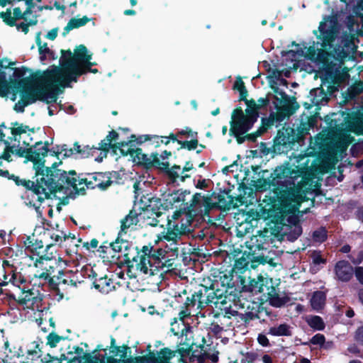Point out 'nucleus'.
Returning a JSON list of instances; mask_svg holds the SVG:
<instances>
[{"label":"nucleus","mask_w":363,"mask_h":363,"mask_svg":"<svg viewBox=\"0 0 363 363\" xmlns=\"http://www.w3.org/2000/svg\"><path fill=\"white\" fill-rule=\"evenodd\" d=\"M148 201L149 203L143 208V211H146V215L151 214V216L161 217L163 214V211L168 210L167 208H164L165 201L162 203L161 199L159 198L151 197Z\"/></svg>","instance_id":"obj_28"},{"label":"nucleus","mask_w":363,"mask_h":363,"mask_svg":"<svg viewBox=\"0 0 363 363\" xmlns=\"http://www.w3.org/2000/svg\"><path fill=\"white\" fill-rule=\"evenodd\" d=\"M33 153L32 156L34 157L33 169L35 171V176H40L44 174L45 179L52 178L55 183L54 185L57 184L62 191V184L63 182H66L67 184H71V179L67 177V173L66 170L59 169L58 167L62 164V162H54L50 167H45V160L44 157L48 155V152H50L52 155L53 150H50L48 142L43 143L42 141L35 142L34 145H32ZM72 179H73L72 177ZM72 182H74L72 179Z\"/></svg>","instance_id":"obj_3"},{"label":"nucleus","mask_w":363,"mask_h":363,"mask_svg":"<svg viewBox=\"0 0 363 363\" xmlns=\"http://www.w3.org/2000/svg\"><path fill=\"white\" fill-rule=\"evenodd\" d=\"M174 320V321L171 323V332L173 333L174 335H181L182 340L178 343L177 350H172L169 347H163L159 351V354H162L163 363H171L170 360L175 357L176 353L184 357L189 356L191 352H193L194 346L196 345L194 341H191L190 338L188 337V333H191V326L189 325L188 326H184L181 331H179L178 328L176 329L174 327V325L177 324V318H175Z\"/></svg>","instance_id":"obj_8"},{"label":"nucleus","mask_w":363,"mask_h":363,"mask_svg":"<svg viewBox=\"0 0 363 363\" xmlns=\"http://www.w3.org/2000/svg\"><path fill=\"white\" fill-rule=\"evenodd\" d=\"M94 150V148L90 147L89 145H85L82 147L79 143L76 142L74 144L73 148H68L67 145H62L60 151L59 150L57 151L53 150L52 156L58 157L60 153L64 152V157H69L74 153H78L82 157L86 158L90 156L93 157L96 153V150Z\"/></svg>","instance_id":"obj_17"},{"label":"nucleus","mask_w":363,"mask_h":363,"mask_svg":"<svg viewBox=\"0 0 363 363\" xmlns=\"http://www.w3.org/2000/svg\"><path fill=\"white\" fill-rule=\"evenodd\" d=\"M121 155L123 156L130 155L133 158V161L136 162L138 164H141L146 168H151L153 167V157H148L147 154L143 152L142 148L137 147H127L121 149Z\"/></svg>","instance_id":"obj_19"},{"label":"nucleus","mask_w":363,"mask_h":363,"mask_svg":"<svg viewBox=\"0 0 363 363\" xmlns=\"http://www.w3.org/2000/svg\"><path fill=\"white\" fill-rule=\"evenodd\" d=\"M60 76L57 77L58 84L57 86V89H58V93L60 92L59 86H61L63 88L69 87V86H70V84H69L70 82H77V78H78L77 76L72 74L71 72H64L66 74V75L65 76L63 83H61L60 79L62 77V70L60 69Z\"/></svg>","instance_id":"obj_49"},{"label":"nucleus","mask_w":363,"mask_h":363,"mask_svg":"<svg viewBox=\"0 0 363 363\" xmlns=\"http://www.w3.org/2000/svg\"><path fill=\"white\" fill-rule=\"evenodd\" d=\"M282 104L284 107L287 108V111L290 115L294 114L300 107L298 103L296 101L295 97L290 98L289 96L288 100L284 101Z\"/></svg>","instance_id":"obj_56"},{"label":"nucleus","mask_w":363,"mask_h":363,"mask_svg":"<svg viewBox=\"0 0 363 363\" xmlns=\"http://www.w3.org/2000/svg\"><path fill=\"white\" fill-rule=\"evenodd\" d=\"M309 130L308 125L303 122L296 130L284 125L278 130L273 140L272 152L275 154L287 153L294 148L296 143L304 141L306 135L309 134Z\"/></svg>","instance_id":"obj_6"},{"label":"nucleus","mask_w":363,"mask_h":363,"mask_svg":"<svg viewBox=\"0 0 363 363\" xmlns=\"http://www.w3.org/2000/svg\"><path fill=\"white\" fill-rule=\"evenodd\" d=\"M276 177L272 180H258L256 189L259 191L272 189L274 197L278 201V206H272L268 216L271 222L277 228L284 225L291 227L288 234L289 240H295L302 234V227L299 223L298 214L301 204L306 200V196L298 189L289 188L287 182L292 177L295 171L292 168L278 169Z\"/></svg>","instance_id":"obj_1"},{"label":"nucleus","mask_w":363,"mask_h":363,"mask_svg":"<svg viewBox=\"0 0 363 363\" xmlns=\"http://www.w3.org/2000/svg\"><path fill=\"white\" fill-rule=\"evenodd\" d=\"M264 296L272 306L276 308H281L290 301V298L288 296H279L277 292L276 287L273 286L272 280L269 281V286L267 288L266 294Z\"/></svg>","instance_id":"obj_24"},{"label":"nucleus","mask_w":363,"mask_h":363,"mask_svg":"<svg viewBox=\"0 0 363 363\" xmlns=\"http://www.w3.org/2000/svg\"><path fill=\"white\" fill-rule=\"evenodd\" d=\"M308 97L310 98V101L317 107L323 104V103H327L328 101L327 93L323 87L311 89L309 92Z\"/></svg>","instance_id":"obj_34"},{"label":"nucleus","mask_w":363,"mask_h":363,"mask_svg":"<svg viewBox=\"0 0 363 363\" xmlns=\"http://www.w3.org/2000/svg\"><path fill=\"white\" fill-rule=\"evenodd\" d=\"M61 53L62 56L60 60V64L63 72H65L77 62L70 50H62Z\"/></svg>","instance_id":"obj_39"},{"label":"nucleus","mask_w":363,"mask_h":363,"mask_svg":"<svg viewBox=\"0 0 363 363\" xmlns=\"http://www.w3.org/2000/svg\"><path fill=\"white\" fill-rule=\"evenodd\" d=\"M244 102L247 106L245 110L243 111L241 106H237L232 111L231 117L255 125L259 116L257 103L253 99H247Z\"/></svg>","instance_id":"obj_14"},{"label":"nucleus","mask_w":363,"mask_h":363,"mask_svg":"<svg viewBox=\"0 0 363 363\" xmlns=\"http://www.w3.org/2000/svg\"><path fill=\"white\" fill-rule=\"evenodd\" d=\"M178 144L180 145V147L177 150H179L181 149H186L189 151H191L196 150L199 145V140L198 138H191V140H182L178 141Z\"/></svg>","instance_id":"obj_54"},{"label":"nucleus","mask_w":363,"mask_h":363,"mask_svg":"<svg viewBox=\"0 0 363 363\" xmlns=\"http://www.w3.org/2000/svg\"><path fill=\"white\" fill-rule=\"evenodd\" d=\"M106 180L109 178L110 186L112 184H121L122 181V174L118 171L106 172Z\"/></svg>","instance_id":"obj_59"},{"label":"nucleus","mask_w":363,"mask_h":363,"mask_svg":"<svg viewBox=\"0 0 363 363\" xmlns=\"http://www.w3.org/2000/svg\"><path fill=\"white\" fill-rule=\"evenodd\" d=\"M83 363H104V357L102 355L86 352L81 357Z\"/></svg>","instance_id":"obj_52"},{"label":"nucleus","mask_w":363,"mask_h":363,"mask_svg":"<svg viewBox=\"0 0 363 363\" xmlns=\"http://www.w3.org/2000/svg\"><path fill=\"white\" fill-rule=\"evenodd\" d=\"M138 214L135 210L130 211L129 213L121 220V230L125 231L131 225L138 223Z\"/></svg>","instance_id":"obj_43"},{"label":"nucleus","mask_w":363,"mask_h":363,"mask_svg":"<svg viewBox=\"0 0 363 363\" xmlns=\"http://www.w3.org/2000/svg\"><path fill=\"white\" fill-rule=\"evenodd\" d=\"M74 57L76 62L86 64L91 59V54L88 53V50L84 45H79L74 49Z\"/></svg>","instance_id":"obj_38"},{"label":"nucleus","mask_w":363,"mask_h":363,"mask_svg":"<svg viewBox=\"0 0 363 363\" xmlns=\"http://www.w3.org/2000/svg\"><path fill=\"white\" fill-rule=\"evenodd\" d=\"M30 363H60L57 359V357H53L50 354H47L44 359L40 358L39 356H37L35 359H32Z\"/></svg>","instance_id":"obj_64"},{"label":"nucleus","mask_w":363,"mask_h":363,"mask_svg":"<svg viewBox=\"0 0 363 363\" xmlns=\"http://www.w3.org/2000/svg\"><path fill=\"white\" fill-rule=\"evenodd\" d=\"M66 337L63 336H60L55 333V332H51L48 336H47V345H48L50 347H55L57 345V343L60 342L62 340H65Z\"/></svg>","instance_id":"obj_58"},{"label":"nucleus","mask_w":363,"mask_h":363,"mask_svg":"<svg viewBox=\"0 0 363 363\" xmlns=\"http://www.w3.org/2000/svg\"><path fill=\"white\" fill-rule=\"evenodd\" d=\"M274 125L278 126L271 113H269V117H262L261 118V125L258 129L260 130L264 134Z\"/></svg>","instance_id":"obj_53"},{"label":"nucleus","mask_w":363,"mask_h":363,"mask_svg":"<svg viewBox=\"0 0 363 363\" xmlns=\"http://www.w3.org/2000/svg\"><path fill=\"white\" fill-rule=\"evenodd\" d=\"M140 216H142L143 219V222L147 225H150L152 227H156L159 225L160 217H157L156 216H151V214L146 215V211H143V213H140Z\"/></svg>","instance_id":"obj_55"},{"label":"nucleus","mask_w":363,"mask_h":363,"mask_svg":"<svg viewBox=\"0 0 363 363\" xmlns=\"http://www.w3.org/2000/svg\"><path fill=\"white\" fill-rule=\"evenodd\" d=\"M139 252L140 253L134 262L136 264L137 269L147 274L149 272L148 265L152 266L150 259H152L151 255H152L153 247L145 245L141 250H139Z\"/></svg>","instance_id":"obj_23"},{"label":"nucleus","mask_w":363,"mask_h":363,"mask_svg":"<svg viewBox=\"0 0 363 363\" xmlns=\"http://www.w3.org/2000/svg\"><path fill=\"white\" fill-rule=\"evenodd\" d=\"M0 17L6 25L11 27L15 26L16 25L15 18L11 16L10 9H8L6 12L1 11L0 13Z\"/></svg>","instance_id":"obj_60"},{"label":"nucleus","mask_w":363,"mask_h":363,"mask_svg":"<svg viewBox=\"0 0 363 363\" xmlns=\"http://www.w3.org/2000/svg\"><path fill=\"white\" fill-rule=\"evenodd\" d=\"M4 279L11 286L18 288L20 290L26 286L30 285V281L21 272L17 269L13 271L6 270V275H4Z\"/></svg>","instance_id":"obj_26"},{"label":"nucleus","mask_w":363,"mask_h":363,"mask_svg":"<svg viewBox=\"0 0 363 363\" xmlns=\"http://www.w3.org/2000/svg\"><path fill=\"white\" fill-rule=\"evenodd\" d=\"M324 121L328 125V128L331 132H335L340 130V125L337 123V120L335 118H332L330 116H325L324 118Z\"/></svg>","instance_id":"obj_61"},{"label":"nucleus","mask_w":363,"mask_h":363,"mask_svg":"<svg viewBox=\"0 0 363 363\" xmlns=\"http://www.w3.org/2000/svg\"><path fill=\"white\" fill-rule=\"evenodd\" d=\"M33 142V138H30L29 140H23V145L26 146V148H23L21 147H18L17 150H16V154L20 157H24L26 159L27 161L33 162L35 160L34 157L32 156L33 153V147L32 143Z\"/></svg>","instance_id":"obj_36"},{"label":"nucleus","mask_w":363,"mask_h":363,"mask_svg":"<svg viewBox=\"0 0 363 363\" xmlns=\"http://www.w3.org/2000/svg\"><path fill=\"white\" fill-rule=\"evenodd\" d=\"M29 286L30 285H28L21 289L22 294L18 299L16 298V301L14 303H17L21 306L27 305L30 303L31 306H33L41 301V298L35 294L33 289H30Z\"/></svg>","instance_id":"obj_31"},{"label":"nucleus","mask_w":363,"mask_h":363,"mask_svg":"<svg viewBox=\"0 0 363 363\" xmlns=\"http://www.w3.org/2000/svg\"><path fill=\"white\" fill-rule=\"evenodd\" d=\"M120 233L118 235H120ZM111 247H113V262L118 267L126 264L128 267H132L130 264L135 261L138 255L140 253L138 247L127 240L121 238L119 236L115 241L109 242Z\"/></svg>","instance_id":"obj_10"},{"label":"nucleus","mask_w":363,"mask_h":363,"mask_svg":"<svg viewBox=\"0 0 363 363\" xmlns=\"http://www.w3.org/2000/svg\"><path fill=\"white\" fill-rule=\"evenodd\" d=\"M308 325L315 330H323L325 325L323 318L318 315H313L307 320Z\"/></svg>","instance_id":"obj_50"},{"label":"nucleus","mask_w":363,"mask_h":363,"mask_svg":"<svg viewBox=\"0 0 363 363\" xmlns=\"http://www.w3.org/2000/svg\"><path fill=\"white\" fill-rule=\"evenodd\" d=\"M44 176L35 175L33 179H35L30 180L20 179L15 174H11L9 179L13 180L17 186H23L31 196H36V201L41 204L45 200L51 199L52 195L55 197L56 193L62 192L57 184L54 185L55 183L52 178L46 179Z\"/></svg>","instance_id":"obj_5"},{"label":"nucleus","mask_w":363,"mask_h":363,"mask_svg":"<svg viewBox=\"0 0 363 363\" xmlns=\"http://www.w3.org/2000/svg\"><path fill=\"white\" fill-rule=\"evenodd\" d=\"M151 157H153V167H159L167 175L172 182H175L179 179V174L178 171L181 169L179 165L174 164L169 168V163L168 162H161L160 160L157 152H152Z\"/></svg>","instance_id":"obj_22"},{"label":"nucleus","mask_w":363,"mask_h":363,"mask_svg":"<svg viewBox=\"0 0 363 363\" xmlns=\"http://www.w3.org/2000/svg\"><path fill=\"white\" fill-rule=\"evenodd\" d=\"M254 124L231 117L230 121L229 135L235 138L238 144H242L247 140L245 135L250 131Z\"/></svg>","instance_id":"obj_16"},{"label":"nucleus","mask_w":363,"mask_h":363,"mask_svg":"<svg viewBox=\"0 0 363 363\" xmlns=\"http://www.w3.org/2000/svg\"><path fill=\"white\" fill-rule=\"evenodd\" d=\"M74 276L72 270L64 271L60 269L57 272V275H54L55 285H52L51 290L58 296V299L61 300L64 298V291L67 289L69 286H77V281L72 277Z\"/></svg>","instance_id":"obj_15"},{"label":"nucleus","mask_w":363,"mask_h":363,"mask_svg":"<svg viewBox=\"0 0 363 363\" xmlns=\"http://www.w3.org/2000/svg\"><path fill=\"white\" fill-rule=\"evenodd\" d=\"M233 274H223L220 276V286L222 289L216 288V290L223 291V296H227L228 301V303L231 302H235L237 299L239 298L238 295L237 294V289L235 286V283L233 281Z\"/></svg>","instance_id":"obj_18"},{"label":"nucleus","mask_w":363,"mask_h":363,"mask_svg":"<svg viewBox=\"0 0 363 363\" xmlns=\"http://www.w3.org/2000/svg\"><path fill=\"white\" fill-rule=\"evenodd\" d=\"M189 190H183L182 189L174 191L169 194L165 199V207L169 208L184 207V204L187 203L186 196L190 195Z\"/></svg>","instance_id":"obj_21"},{"label":"nucleus","mask_w":363,"mask_h":363,"mask_svg":"<svg viewBox=\"0 0 363 363\" xmlns=\"http://www.w3.org/2000/svg\"><path fill=\"white\" fill-rule=\"evenodd\" d=\"M152 138L159 139V136L156 135H143L137 137L135 135L132 134L128 141H125L127 143V147H133L135 145H141L143 143L152 140Z\"/></svg>","instance_id":"obj_41"},{"label":"nucleus","mask_w":363,"mask_h":363,"mask_svg":"<svg viewBox=\"0 0 363 363\" xmlns=\"http://www.w3.org/2000/svg\"><path fill=\"white\" fill-rule=\"evenodd\" d=\"M4 350L2 351V363H17L16 359L23 356L21 347H13L11 348L8 340L4 342Z\"/></svg>","instance_id":"obj_29"},{"label":"nucleus","mask_w":363,"mask_h":363,"mask_svg":"<svg viewBox=\"0 0 363 363\" xmlns=\"http://www.w3.org/2000/svg\"><path fill=\"white\" fill-rule=\"evenodd\" d=\"M91 273L93 278H94L93 286L96 290L103 294H108L111 291V285L113 284L111 279L108 278L106 275L97 278V274L95 272L91 270ZM113 287L114 286H113Z\"/></svg>","instance_id":"obj_33"},{"label":"nucleus","mask_w":363,"mask_h":363,"mask_svg":"<svg viewBox=\"0 0 363 363\" xmlns=\"http://www.w3.org/2000/svg\"><path fill=\"white\" fill-rule=\"evenodd\" d=\"M326 295L322 291H316L313 294L311 299V305L315 310H320L323 308L325 304Z\"/></svg>","instance_id":"obj_44"},{"label":"nucleus","mask_w":363,"mask_h":363,"mask_svg":"<svg viewBox=\"0 0 363 363\" xmlns=\"http://www.w3.org/2000/svg\"><path fill=\"white\" fill-rule=\"evenodd\" d=\"M279 168L285 169L291 167L289 166V164H286V166L277 167L273 172H270L269 170L267 169L262 170L261 172H259V177L256 180H251L250 185L252 186H248L244 182L240 184L238 189L240 194L236 197V200L239 201L241 204H243L247 202V199L253 198L255 191L260 192L259 191L257 190L255 186H257V184H258V180L261 179H264V180L269 179V181L272 180V179L275 178L277 173L276 171Z\"/></svg>","instance_id":"obj_12"},{"label":"nucleus","mask_w":363,"mask_h":363,"mask_svg":"<svg viewBox=\"0 0 363 363\" xmlns=\"http://www.w3.org/2000/svg\"><path fill=\"white\" fill-rule=\"evenodd\" d=\"M267 334L272 336H291V327L289 324L284 323L269 328Z\"/></svg>","instance_id":"obj_37"},{"label":"nucleus","mask_w":363,"mask_h":363,"mask_svg":"<svg viewBox=\"0 0 363 363\" xmlns=\"http://www.w3.org/2000/svg\"><path fill=\"white\" fill-rule=\"evenodd\" d=\"M35 278L39 279L40 282L38 283V284H44L45 283H48L50 289H51L52 285H55L54 281H53V280H55L54 275L50 277V273H48L45 272H42L39 274H35Z\"/></svg>","instance_id":"obj_51"},{"label":"nucleus","mask_w":363,"mask_h":363,"mask_svg":"<svg viewBox=\"0 0 363 363\" xmlns=\"http://www.w3.org/2000/svg\"><path fill=\"white\" fill-rule=\"evenodd\" d=\"M134 363H163V359L159 352L157 356H156L155 352H151L146 355L135 357Z\"/></svg>","instance_id":"obj_45"},{"label":"nucleus","mask_w":363,"mask_h":363,"mask_svg":"<svg viewBox=\"0 0 363 363\" xmlns=\"http://www.w3.org/2000/svg\"><path fill=\"white\" fill-rule=\"evenodd\" d=\"M214 194L202 195L201 193H195L191 199L186 205V210L189 213V218L191 220L198 216H208L212 209L215 208V203L212 201V196Z\"/></svg>","instance_id":"obj_11"},{"label":"nucleus","mask_w":363,"mask_h":363,"mask_svg":"<svg viewBox=\"0 0 363 363\" xmlns=\"http://www.w3.org/2000/svg\"><path fill=\"white\" fill-rule=\"evenodd\" d=\"M30 69L26 67L15 68L13 76L19 79H11L9 85L15 91H19L22 106L18 111L23 112L24 107L35 103L38 100L49 104L57 99V77L60 70L58 67L48 69L43 72L37 71L30 77H24Z\"/></svg>","instance_id":"obj_2"},{"label":"nucleus","mask_w":363,"mask_h":363,"mask_svg":"<svg viewBox=\"0 0 363 363\" xmlns=\"http://www.w3.org/2000/svg\"><path fill=\"white\" fill-rule=\"evenodd\" d=\"M54 246L55 245L51 243L45 247L43 255H41L40 258H36L34 262V266L35 267H38V264H42L44 260L50 261L56 259V251L52 250Z\"/></svg>","instance_id":"obj_40"},{"label":"nucleus","mask_w":363,"mask_h":363,"mask_svg":"<svg viewBox=\"0 0 363 363\" xmlns=\"http://www.w3.org/2000/svg\"><path fill=\"white\" fill-rule=\"evenodd\" d=\"M118 137V133L116 130H112L109 131L106 138L100 142L99 147H94V145L91 147L96 149V153L99 150L101 151L99 155L95 157V161L97 162H101L104 158L107 157L111 149L114 152H116L117 150H119L121 152V149L123 150L125 148L127 143H125V141L116 142Z\"/></svg>","instance_id":"obj_13"},{"label":"nucleus","mask_w":363,"mask_h":363,"mask_svg":"<svg viewBox=\"0 0 363 363\" xmlns=\"http://www.w3.org/2000/svg\"><path fill=\"white\" fill-rule=\"evenodd\" d=\"M24 245L26 250L33 255H35L37 258H40L43 252H44V244L41 240L35 239L28 236L26 240L24 241Z\"/></svg>","instance_id":"obj_32"},{"label":"nucleus","mask_w":363,"mask_h":363,"mask_svg":"<svg viewBox=\"0 0 363 363\" xmlns=\"http://www.w3.org/2000/svg\"><path fill=\"white\" fill-rule=\"evenodd\" d=\"M90 21L91 18L84 16L81 18H72L69 21L70 22L73 29H74L85 26Z\"/></svg>","instance_id":"obj_63"},{"label":"nucleus","mask_w":363,"mask_h":363,"mask_svg":"<svg viewBox=\"0 0 363 363\" xmlns=\"http://www.w3.org/2000/svg\"><path fill=\"white\" fill-rule=\"evenodd\" d=\"M269 281L262 276H259L258 277V280H255V279H250L249 284L247 286H244L243 288L250 292L255 294L260 293L264 296L267 288H269Z\"/></svg>","instance_id":"obj_30"},{"label":"nucleus","mask_w":363,"mask_h":363,"mask_svg":"<svg viewBox=\"0 0 363 363\" xmlns=\"http://www.w3.org/2000/svg\"><path fill=\"white\" fill-rule=\"evenodd\" d=\"M186 228L183 223L172 224V220L168 218L167 233L163 235V240L167 242L181 241L182 237L186 235Z\"/></svg>","instance_id":"obj_25"},{"label":"nucleus","mask_w":363,"mask_h":363,"mask_svg":"<svg viewBox=\"0 0 363 363\" xmlns=\"http://www.w3.org/2000/svg\"><path fill=\"white\" fill-rule=\"evenodd\" d=\"M275 108L277 112H271L270 113L277 123H280L284 121L286 117L291 116L287 111V108L284 107L283 104L280 106L275 104Z\"/></svg>","instance_id":"obj_46"},{"label":"nucleus","mask_w":363,"mask_h":363,"mask_svg":"<svg viewBox=\"0 0 363 363\" xmlns=\"http://www.w3.org/2000/svg\"><path fill=\"white\" fill-rule=\"evenodd\" d=\"M4 145L6 147L4 152L0 155V160H4L9 162L12 161L11 155L14 153V146H11L9 140H4Z\"/></svg>","instance_id":"obj_57"},{"label":"nucleus","mask_w":363,"mask_h":363,"mask_svg":"<svg viewBox=\"0 0 363 363\" xmlns=\"http://www.w3.org/2000/svg\"><path fill=\"white\" fill-rule=\"evenodd\" d=\"M105 244H107V242L102 243L99 248V252L101 253V256L104 259L113 263L112 261L113 259L112 257L113 255V247H111L109 244L108 246H105Z\"/></svg>","instance_id":"obj_48"},{"label":"nucleus","mask_w":363,"mask_h":363,"mask_svg":"<svg viewBox=\"0 0 363 363\" xmlns=\"http://www.w3.org/2000/svg\"><path fill=\"white\" fill-rule=\"evenodd\" d=\"M251 253L243 252L242 256L235 260L233 271L235 273L242 274L250 268V261Z\"/></svg>","instance_id":"obj_35"},{"label":"nucleus","mask_w":363,"mask_h":363,"mask_svg":"<svg viewBox=\"0 0 363 363\" xmlns=\"http://www.w3.org/2000/svg\"><path fill=\"white\" fill-rule=\"evenodd\" d=\"M167 251V250L163 248V246L160 247L156 250L153 248L152 255H151L152 259L159 262H161L162 259H165Z\"/></svg>","instance_id":"obj_62"},{"label":"nucleus","mask_w":363,"mask_h":363,"mask_svg":"<svg viewBox=\"0 0 363 363\" xmlns=\"http://www.w3.org/2000/svg\"><path fill=\"white\" fill-rule=\"evenodd\" d=\"M11 125L12 127L10 129L12 137H9V139L20 143V138H18V136L21 137L22 134H26L27 129H28V125H23L17 121L11 123Z\"/></svg>","instance_id":"obj_42"},{"label":"nucleus","mask_w":363,"mask_h":363,"mask_svg":"<svg viewBox=\"0 0 363 363\" xmlns=\"http://www.w3.org/2000/svg\"><path fill=\"white\" fill-rule=\"evenodd\" d=\"M335 272L339 280L346 282L352 279L354 274V269L348 262L341 260L336 263Z\"/></svg>","instance_id":"obj_27"},{"label":"nucleus","mask_w":363,"mask_h":363,"mask_svg":"<svg viewBox=\"0 0 363 363\" xmlns=\"http://www.w3.org/2000/svg\"><path fill=\"white\" fill-rule=\"evenodd\" d=\"M230 189H219L218 193L213 191L211 194H214L215 196H212V200H216L213 201L215 203V208H219L223 210H229L232 206H235L234 199L235 197L230 195Z\"/></svg>","instance_id":"obj_20"},{"label":"nucleus","mask_w":363,"mask_h":363,"mask_svg":"<svg viewBox=\"0 0 363 363\" xmlns=\"http://www.w3.org/2000/svg\"><path fill=\"white\" fill-rule=\"evenodd\" d=\"M318 31L314 30L313 33L317 38L321 40V50L328 52V55L340 62H343L348 57V52L340 45H334L336 38V30L333 26L328 24L325 21L320 23Z\"/></svg>","instance_id":"obj_7"},{"label":"nucleus","mask_w":363,"mask_h":363,"mask_svg":"<svg viewBox=\"0 0 363 363\" xmlns=\"http://www.w3.org/2000/svg\"><path fill=\"white\" fill-rule=\"evenodd\" d=\"M67 177L72 180L71 184L63 182L62 191L72 189L75 194L85 195L86 189H99L101 191L106 190L110 186L109 178L106 180V172H86L77 174L75 170L66 171Z\"/></svg>","instance_id":"obj_4"},{"label":"nucleus","mask_w":363,"mask_h":363,"mask_svg":"<svg viewBox=\"0 0 363 363\" xmlns=\"http://www.w3.org/2000/svg\"><path fill=\"white\" fill-rule=\"evenodd\" d=\"M215 285V283H212L209 287L201 285L200 289L194 291V296L197 301V309L202 310L211 303L215 308L221 311H227L232 307L231 303H228L227 301V296L222 295L223 291L216 290Z\"/></svg>","instance_id":"obj_9"},{"label":"nucleus","mask_w":363,"mask_h":363,"mask_svg":"<svg viewBox=\"0 0 363 363\" xmlns=\"http://www.w3.org/2000/svg\"><path fill=\"white\" fill-rule=\"evenodd\" d=\"M312 239L314 242L323 243L328 239V230L325 227L321 226L312 233Z\"/></svg>","instance_id":"obj_47"}]
</instances>
